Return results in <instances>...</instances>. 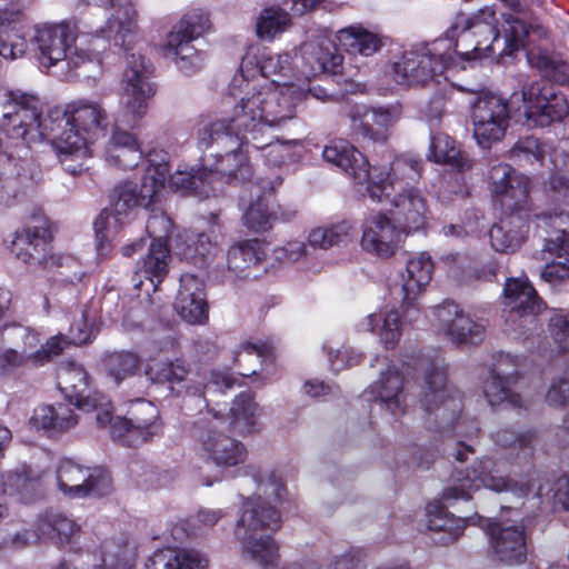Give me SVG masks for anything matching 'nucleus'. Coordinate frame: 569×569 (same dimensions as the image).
<instances>
[{"mask_svg": "<svg viewBox=\"0 0 569 569\" xmlns=\"http://www.w3.org/2000/svg\"><path fill=\"white\" fill-rule=\"evenodd\" d=\"M295 120V99L278 90L248 92L233 107L229 119H218L199 131L198 143L204 150L203 163L211 183L249 181L253 168L250 143L266 140L270 130Z\"/></svg>", "mask_w": 569, "mask_h": 569, "instance_id": "nucleus-1", "label": "nucleus"}, {"mask_svg": "<svg viewBox=\"0 0 569 569\" xmlns=\"http://www.w3.org/2000/svg\"><path fill=\"white\" fill-rule=\"evenodd\" d=\"M8 97L1 124L7 134L27 144L50 138L66 170L72 174L81 172L90 157L88 144L107 128L108 114L103 106L93 100L77 99L62 109H50L42 117L37 96L12 91Z\"/></svg>", "mask_w": 569, "mask_h": 569, "instance_id": "nucleus-2", "label": "nucleus"}, {"mask_svg": "<svg viewBox=\"0 0 569 569\" xmlns=\"http://www.w3.org/2000/svg\"><path fill=\"white\" fill-rule=\"evenodd\" d=\"M471 109L473 137L481 148H490L505 137L512 110L541 128L561 121L569 112L565 94L545 80L525 86L521 93L511 96L510 102L501 94L481 91Z\"/></svg>", "mask_w": 569, "mask_h": 569, "instance_id": "nucleus-3", "label": "nucleus"}, {"mask_svg": "<svg viewBox=\"0 0 569 569\" xmlns=\"http://www.w3.org/2000/svg\"><path fill=\"white\" fill-rule=\"evenodd\" d=\"M502 34L496 6H483L471 14L455 17L445 36L461 59L472 61L490 56H511L547 39L549 31L537 21L527 22L519 12L501 13Z\"/></svg>", "mask_w": 569, "mask_h": 569, "instance_id": "nucleus-4", "label": "nucleus"}, {"mask_svg": "<svg viewBox=\"0 0 569 569\" xmlns=\"http://www.w3.org/2000/svg\"><path fill=\"white\" fill-rule=\"evenodd\" d=\"M204 164L198 169L177 170L170 176L169 164L151 163L147 167L140 191L132 182H126L116 190L117 199L111 209H104L93 222L99 250H103L118 232L123 218L138 207L148 208L156 201L158 193L168 187L181 194L209 197L213 187Z\"/></svg>", "mask_w": 569, "mask_h": 569, "instance_id": "nucleus-5", "label": "nucleus"}, {"mask_svg": "<svg viewBox=\"0 0 569 569\" xmlns=\"http://www.w3.org/2000/svg\"><path fill=\"white\" fill-rule=\"evenodd\" d=\"M257 492L242 503V513L234 528V536L241 543V552L248 560L267 567L276 563L278 546L263 530H277L280 527V513L270 506L268 499L282 500L286 487L273 471L252 475Z\"/></svg>", "mask_w": 569, "mask_h": 569, "instance_id": "nucleus-6", "label": "nucleus"}, {"mask_svg": "<svg viewBox=\"0 0 569 569\" xmlns=\"http://www.w3.org/2000/svg\"><path fill=\"white\" fill-rule=\"evenodd\" d=\"M323 159L340 168L356 184L363 187L370 199H383L403 181L418 176L417 164L406 158H395L388 167L370 166L367 158L348 141L339 139L322 150Z\"/></svg>", "mask_w": 569, "mask_h": 569, "instance_id": "nucleus-7", "label": "nucleus"}, {"mask_svg": "<svg viewBox=\"0 0 569 569\" xmlns=\"http://www.w3.org/2000/svg\"><path fill=\"white\" fill-rule=\"evenodd\" d=\"M151 73V67L144 57L134 53L129 56L121 82V114L111 129L107 147H139L137 138L121 129L119 123L133 128L147 114L149 101L156 93V88L150 81Z\"/></svg>", "mask_w": 569, "mask_h": 569, "instance_id": "nucleus-8", "label": "nucleus"}, {"mask_svg": "<svg viewBox=\"0 0 569 569\" xmlns=\"http://www.w3.org/2000/svg\"><path fill=\"white\" fill-rule=\"evenodd\" d=\"M291 57L289 53L274 54L254 46L250 47L242 58L240 74L232 80V87H239L246 97L251 91L278 90L295 99V118L297 106L303 92L284 79L291 74Z\"/></svg>", "mask_w": 569, "mask_h": 569, "instance_id": "nucleus-9", "label": "nucleus"}, {"mask_svg": "<svg viewBox=\"0 0 569 569\" xmlns=\"http://www.w3.org/2000/svg\"><path fill=\"white\" fill-rule=\"evenodd\" d=\"M455 56L453 42L446 36L432 42L417 43L393 62V79L408 87L439 83Z\"/></svg>", "mask_w": 569, "mask_h": 569, "instance_id": "nucleus-10", "label": "nucleus"}, {"mask_svg": "<svg viewBox=\"0 0 569 569\" xmlns=\"http://www.w3.org/2000/svg\"><path fill=\"white\" fill-rule=\"evenodd\" d=\"M77 39L76 24L67 21L44 22L34 26L31 42L38 61L46 68L66 62L68 68L74 69L86 62H99V49L96 48L89 52L76 44Z\"/></svg>", "mask_w": 569, "mask_h": 569, "instance_id": "nucleus-11", "label": "nucleus"}, {"mask_svg": "<svg viewBox=\"0 0 569 569\" xmlns=\"http://www.w3.org/2000/svg\"><path fill=\"white\" fill-rule=\"evenodd\" d=\"M420 366L423 369V383L418 401L426 413L427 428H453L462 410L459 392L448 389L447 373L442 365L425 359Z\"/></svg>", "mask_w": 569, "mask_h": 569, "instance_id": "nucleus-12", "label": "nucleus"}, {"mask_svg": "<svg viewBox=\"0 0 569 569\" xmlns=\"http://www.w3.org/2000/svg\"><path fill=\"white\" fill-rule=\"evenodd\" d=\"M538 228L546 233L542 249L536 258L546 262L540 276L549 283L569 279V213L542 212L537 216Z\"/></svg>", "mask_w": 569, "mask_h": 569, "instance_id": "nucleus-13", "label": "nucleus"}, {"mask_svg": "<svg viewBox=\"0 0 569 569\" xmlns=\"http://www.w3.org/2000/svg\"><path fill=\"white\" fill-rule=\"evenodd\" d=\"M501 471L500 465L493 459H480L467 468L457 485L445 489L442 499L448 505L457 500H468L471 498V492L480 488H488L496 492L510 491L517 497H523L530 491L531 486L528 481L507 479Z\"/></svg>", "mask_w": 569, "mask_h": 569, "instance_id": "nucleus-14", "label": "nucleus"}, {"mask_svg": "<svg viewBox=\"0 0 569 569\" xmlns=\"http://www.w3.org/2000/svg\"><path fill=\"white\" fill-rule=\"evenodd\" d=\"M208 28L207 14L199 11L186 14L168 33L163 46L164 54L172 58L184 74H192L202 69L204 57L192 46V41Z\"/></svg>", "mask_w": 569, "mask_h": 569, "instance_id": "nucleus-15", "label": "nucleus"}, {"mask_svg": "<svg viewBox=\"0 0 569 569\" xmlns=\"http://www.w3.org/2000/svg\"><path fill=\"white\" fill-rule=\"evenodd\" d=\"M146 376L154 382L168 383L178 395H198L232 387V379L227 375L212 372L208 382L196 381L190 369L182 360L163 361L152 359L146 367Z\"/></svg>", "mask_w": 569, "mask_h": 569, "instance_id": "nucleus-16", "label": "nucleus"}, {"mask_svg": "<svg viewBox=\"0 0 569 569\" xmlns=\"http://www.w3.org/2000/svg\"><path fill=\"white\" fill-rule=\"evenodd\" d=\"M58 386L71 403L82 411H96V421L104 427L111 420V402L98 391H87L88 376L82 366L69 361L58 369Z\"/></svg>", "mask_w": 569, "mask_h": 569, "instance_id": "nucleus-17", "label": "nucleus"}, {"mask_svg": "<svg viewBox=\"0 0 569 569\" xmlns=\"http://www.w3.org/2000/svg\"><path fill=\"white\" fill-rule=\"evenodd\" d=\"M60 491L71 498L103 497L112 491L109 472L101 468L83 467L71 459H62L57 467Z\"/></svg>", "mask_w": 569, "mask_h": 569, "instance_id": "nucleus-18", "label": "nucleus"}, {"mask_svg": "<svg viewBox=\"0 0 569 569\" xmlns=\"http://www.w3.org/2000/svg\"><path fill=\"white\" fill-rule=\"evenodd\" d=\"M506 306L510 309L506 320L513 332L525 335L537 329V316L542 310L535 288L527 278H509L503 288Z\"/></svg>", "mask_w": 569, "mask_h": 569, "instance_id": "nucleus-19", "label": "nucleus"}, {"mask_svg": "<svg viewBox=\"0 0 569 569\" xmlns=\"http://www.w3.org/2000/svg\"><path fill=\"white\" fill-rule=\"evenodd\" d=\"M400 158H406L415 162L417 164L418 176L415 179L398 184L390 196L383 197L381 200H372L377 202H390L395 207L398 218L402 220V228L410 232L426 226L429 218V208L422 193L418 189L410 187V184L417 181L421 176L422 160L410 156H401Z\"/></svg>", "mask_w": 569, "mask_h": 569, "instance_id": "nucleus-20", "label": "nucleus"}, {"mask_svg": "<svg viewBox=\"0 0 569 569\" xmlns=\"http://www.w3.org/2000/svg\"><path fill=\"white\" fill-rule=\"evenodd\" d=\"M405 229L383 213L366 218L361 224L360 246L363 251L380 259H389L400 248Z\"/></svg>", "mask_w": 569, "mask_h": 569, "instance_id": "nucleus-21", "label": "nucleus"}, {"mask_svg": "<svg viewBox=\"0 0 569 569\" xmlns=\"http://www.w3.org/2000/svg\"><path fill=\"white\" fill-rule=\"evenodd\" d=\"M488 184L492 196L508 209L520 210L528 203L530 179L508 163L500 162L489 169Z\"/></svg>", "mask_w": 569, "mask_h": 569, "instance_id": "nucleus-22", "label": "nucleus"}, {"mask_svg": "<svg viewBox=\"0 0 569 569\" xmlns=\"http://www.w3.org/2000/svg\"><path fill=\"white\" fill-rule=\"evenodd\" d=\"M341 61L335 43L328 37L320 36L301 44L295 58V68L300 76L310 79L338 72Z\"/></svg>", "mask_w": 569, "mask_h": 569, "instance_id": "nucleus-23", "label": "nucleus"}, {"mask_svg": "<svg viewBox=\"0 0 569 569\" xmlns=\"http://www.w3.org/2000/svg\"><path fill=\"white\" fill-rule=\"evenodd\" d=\"M481 527H487L491 549L500 562L521 563L526 559L525 527L516 520L492 522L485 519Z\"/></svg>", "mask_w": 569, "mask_h": 569, "instance_id": "nucleus-24", "label": "nucleus"}, {"mask_svg": "<svg viewBox=\"0 0 569 569\" xmlns=\"http://www.w3.org/2000/svg\"><path fill=\"white\" fill-rule=\"evenodd\" d=\"M439 328L457 345H476L483 340L485 325L465 313L457 303L446 301L435 309Z\"/></svg>", "mask_w": 569, "mask_h": 569, "instance_id": "nucleus-25", "label": "nucleus"}, {"mask_svg": "<svg viewBox=\"0 0 569 569\" xmlns=\"http://www.w3.org/2000/svg\"><path fill=\"white\" fill-rule=\"evenodd\" d=\"M400 112L396 107L368 109L366 106H353L348 112L352 133L373 142L387 140V130L399 119Z\"/></svg>", "mask_w": 569, "mask_h": 569, "instance_id": "nucleus-26", "label": "nucleus"}, {"mask_svg": "<svg viewBox=\"0 0 569 569\" xmlns=\"http://www.w3.org/2000/svg\"><path fill=\"white\" fill-rule=\"evenodd\" d=\"M100 6L110 7L112 12L106 23L97 30L98 37L102 39L101 49L106 48V41L113 40L117 46L126 50L136 34L137 10L131 1L100 0Z\"/></svg>", "mask_w": 569, "mask_h": 569, "instance_id": "nucleus-27", "label": "nucleus"}, {"mask_svg": "<svg viewBox=\"0 0 569 569\" xmlns=\"http://www.w3.org/2000/svg\"><path fill=\"white\" fill-rule=\"evenodd\" d=\"M173 307L186 322L190 325L206 323L209 311L203 281L191 273L182 274Z\"/></svg>", "mask_w": 569, "mask_h": 569, "instance_id": "nucleus-28", "label": "nucleus"}, {"mask_svg": "<svg viewBox=\"0 0 569 569\" xmlns=\"http://www.w3.org/2000/svg\"><path fill=\"white\" fill-rule=\"evenodd\" d=\"M51 238L46 220H37L17 231L11 242V252L27 264H39L46 261L48 243Z\"/></svg>", "mask_w": 569, "mask_h": 569, "instance_id": "nucleus-29", "label": "nucleus"}, {"mask_svg": "<svg viewBox=\"0 0 569 569\" xmlns=\"http://www.w3.org/2000/svg\"><path fill=\"white\" fill-rule=\"evenodd\" d=\"M367 392L370 395L369 400L379 402L395 418L406 413L403 377L396 366H388L379 378L370 385Z\"/></svg>", "mask_w": 569, "mask_h": 569, "instance_id": "nucleus-30", "label": "nucleus"}, {"mask_svg": "<svg viewBox=\"0 0 569 569\" xmlns=\"http://www.w3.org/2000/svg\"><path fill=\"white\" fill-rule=\"evenodd\" d=\"M200 450L217 466L233 467L242 463L247 450L241 442L230 438L212 427L200 439Z\"/></svg>", "mask_w": 569, "mask_h": 569, "instance_id": "nucleus-31", "label": "nucleus"}, {"mask_svg": "<svg viewBox=\"0 0 569 569\" xmlns=\"http://www.w3.org/2000/svg\"><path fill=\"white\" fill-rule=\"evenodd\" d=\"M432 272L433 261L426 252H421L407 261L405 270L399 274L398 282L406 306L419 300L431 281Z\"/></svg>", "mask_w": 569, "mask_h": 569, "instance_id": "nucleus-32", "label": "nucleus"}, {"mask_svg": "<svg viewBox=\"0 0 569 569\" xmlns=\"http://www.w3.org/2000/svg\"><path fill=\"white\" fill-rule=\"evenodd\" d=\"M426 526L432 532V540L438 545H448L457 540L463 532L467 521L475 518L481 520L476 515L469 519L457 518L446 511L439 501L428 503L426 507Z\"/></svg>", "mask_w": 569, "mask_h": 569, "instance_id": "nucleus-33", "label": "nucleus"}, {"mask_svg": "<svg viewBox=\"0 0 569 569\" xmlns=\"http://www.w3.org/2000/svg\"><path fill=\"white\" fill-rule=\"evenodd\" d=\"M109 423L112 439L128 447H139L160 436L162 431L161 421L149 423V420L133 418L128 415L123 418H111L104 426Z\"/></svg>", "mask_w": 569, "mask_h": 569, "instance_id": "nucleus-34", "label": "nucleus"}, {"mask_svg": "<svg viewBox=\"0 0 569 569\" xmlns=\"http://www.w3.org/2000/svg\"><path fill=\"white\" fill-rule=\"evenodd\" d=\"M264 252L258 240H246L231 246L227 253V270L230 281L250 277V269L260 263Z\"/></svg>", "mask_w": 569, "mask_h": 569, "instance_id": "nucleus-35", "label": "nucleus"}, {"mask_svg": "<svg viewBox=\"0 0 569 569\" xmlns=\"http://www.w3.org/2000/svg\"><path fill=\"white\" fill-rule=\"evenodd\" d=\"M29 422L36 430L63 432L73 428L78 418L70 403L44 405L34 409Z\"/></svg>", "mask_w": 569, "mask_h": 569, "instance_id": "nucleus-36", "label": "nucleus"}, {"mask_svg": "<svg viewBox=\"0 0 569 569\" xmlns=\"http://www.w3.org/2000/svg\"><path fill=\"white\" fill-rule=\"evenodd\" d=\"M527 224L517 213L508 214L492 226L489 232L491 246L499 252H513L522 243Z\"/></svg>", "mask_w": 569, "mask_h": 569, "instance_id": "nucleus-37", "label": "nucleus"}, {"mask_svg": "<svg viewBox=\"0 0 569 569\" xmlns=\"http://www.w3.org/2000/svg\"><path fill=\"white\" fill-rule=\"evenodd\" d=\"M359 329L377 335L386 349H393L401 337L400 316L396 310L370 313L359 323Z\"/></svg>", "mask_w": 569, "mask_h": 569, "instance_id": "nucleus-38", "label": "nucleus"}, {"mask_svg": "<svg viewBox=\"0 0 569 569\" xmlns=\"http://www.w3.org/2000/svg\"><path fill=\"white\" fill-rule=\"evenodd\" d=\"M170 260L167 241H151L147 254L138 263V273L150 281L153 291L166 278Z\"/></svg>", "mask_w": 569, "mask_h": 569, "instance_id": "nucleus-39", "label": "nucleus"}, {"mask_svg": "<svg viewBox=\"0 0 569 569\" xmlns=\"http://www.w3.org/2000/svg\"><path fill=\"white\" fill-rule=\"evenodd\" d=\"M207 560L194 550H158L146 563V569H206Z\"/></svg>", "mask_w": 569, "mask_h": 569, "instance_id": "nucleus-40", "label": "nucleus"}, {"mask_svg": "<svg viewBox=\"0 0 569 569\" xmlns=\"http://www.w3.org/2000/svg\"><path fill=\"white\" fill-rule=\"evenodd\" d=\"M286 127H283L284 129ZM279 129L270 130L266 140L260 143H251L256 149L263 151V157L270 166L280 167L284 163L295 162L301 157L302 143L300 140L271 141V133ZM282 130V128L280 129Z\"/></svg>", "mask_w": 569, "mask_h": 569, "instance_id": "nucleus-41", "label": "nucleus"}, {"mask_svg": "<svg viewBox=\"0 0 569 569\" xmlns=\"http://www.w3.org/2000/svg\"><path fill=\"white\" fill-rule=\"evenodd\" d=\"M355 234V228L348 220L318 227L310 231L308 241L311 247L323 250L348 244Z\"/></svg>", "mask_w": 569, "mask_h": 569, "instance_id": "nucleus-42", "label": "nucleus"}, {"mask_svg": "<svg viewBox=\"0 0 569 569\" xmlns=\"http://www.w3.org/2000/svg\"><path fill=\"white\" fill-rule=\"evenodd\" d=\"M37 530L40 539H56L58 543L63 545L71 541L79 527L60 512L47 511L39 518Z\"/></svg>", "mask_w": 569, "mask_h": 569, "instance_id": "nucleus-43", "label": "nucleus"}, {"mask_svg": "<svg viewBox=\"0 0 569 569\" xmlns=\"http://www.w3.org/2000/svg\"><path fill=\"white\" fill-rule=\"evenodd\" d=\"M340 43L350 52L371 56L381 47L380 38L361 26H351L338 32Z\"/></svg>", "mask_w": 569, "mask_h": 569, "instance_id": "nucleus-44", "label": "nucleus"}, {"mask_svg": "<svg viewBox=\"0 0 569 569\" xmlns=\"http://www.w3.org/2000/svg\"><path fill=\"white\" fill-rule=\"evenodd\" d=\"M518 382H507L500 376L489 375L483 382L482 392L488 403L492 407L507 403L511 407H522V399L517 391Z\"/></svg>", "mask_w": 569, "mask_h": 569, "instance_id": "nucleus-45", "label": "nucleus"}, {"mask_svg": "<svg viewBox=\"0 0 569 569\" xmlns=\"http://www.w3.org/2000/svg\"><path fill=\"white\" fill-rule=\"evenodd\" d=\"M230 419L233 429L241 435L251 433L256 430L258 406L250 393H240L232 401Z\"/></svg>", "mask_w": 569, "mask_h": 569, "instance_id": "nucleus-46", "label": "nucleus"}, {"mask_svg": "<svg viewBox=\"0 0 569 569\" xmlns=\"http://www.w3.org/2000/svg\"><path fill=\"white\" fill-rule=\"evenodd\" d=\"M273 219H276V213L272 207L271 191L258 196L242 216L244 226L256 232L271 228Z\"/></svg>", "mask_w": 569, "mask_h": 569, "instance_id": "nucleus-47", "label": "nucleus"}, {"mask_svg": "<svg viewBox=\"0 0 569 569\" xmlns=\"http://www.w3.org/2000/svg\"><path fill=\"white\" fill-rule=\"evenodd\" d=\"M11 12L0 9V56L4 59H18L27 51V41L13 31Z\"/></svg>", "mask_w": 569, "mask_h": 569, "instance_id": "nucleus-48", "label": "nucleus"}, {"mask_svg": "<svg viewBox=\"0 0 569 569\" xmlns=\"http://www.w3.org/2000/svg\"><path fill=\"white\" fill-rule=\"evenodd\" d=\"M429 159L438 163L449 164L462 170L465 161L456 141L446 133H438L431 137L429 147Z\"/></svg>", "mask_w": 569, "mask_h": 569, "instance_id": "nucleus-49", "label": "nucleus"}, {"mask_svg": "<svg viewBox=\"0 0 569 569\" xmlns=\"http://www.w3.org/2000/svg\"><path fill=\"white\" fill-rule=\"evenodd\" d=\"M550 148L533 137L520 139L509 150V158L518 166L542 163Z\"/></svg>", "mask_w": 569, "mask_h": 569, "instance_id": "nucleus-50", "label": "nucleus"}, {"mask_svg": "<svg viewBox=\"0 0 569 569\" xmlns=\"http://www.w3.org/2000/svg\"><path fill=\"white\" fill-rule=\"evenodd\" d=\"M269 352V346L262 341H243L233 351V362L238 366L242 376H251L257 372L260 359Z\"/></svg>", "mask_w": 569, "mask_h": 569, "instance_id": "nucleus-51", "label": "nucleus"}, {"mask_svg": "<svg viewBox=\"0 0 569 569\" xmlns=\"http://www.w3.org/2000/svg\"><path fill=\"white\" fill-rule=\"evenodd\" d=\"M290 16L280 8H267L257 20V34L261 39L271 40L283 32L290 24Z\"/></svg>", "mask_w": 569, "mask_h": 569, "instance_id": "nucleus-52", "label": "nucleus"}, {"mask_svg": "<svg viewBox=\"0 0 569 569\" xmlns=\"http://www.w3.org/2000/svg\"><path fill=\"white\" fill-rule=\"evenodd\" d=\"M140 366V359L132 352H114L107 359V370L117 385L133 376Z\"/></svg>", "mask_w": 569, "mask_h": 569, "instance_id": "nucleus-53", "label": "nucleus"}, {"mask_svg": "<svg viewBox=\"0 0 569 569\" xmlns=\"http://www.w3.org/2000/svg\"><path fill=\"white\" fill-rule=\"evenodd\" d=\"M96 312L82 308L74 313L73 321L69 329V339L72 345H83L92 340L94 336Z\"/></svg>", "mask_w": 569, "mask_h": 569, "instance_id": "nucleus-54", "label": "nucleus"}, {"mask_svg": "<svg viewBox=\"0 0 569 569\" xmlns=\"http://www.w3.org/2000/svg\"><path fill=\"white\" fill-rule=\"evenodd\" d=\"M69 345H72V342L63 335L51 337L44 345L31 353V366L40 367L49 362L53 357L63 352Z\"/></svg>", "mask_w": 569, "mask_h": 569, "instance_id": "nucleus-55", "label": "nucleus"}, {"mask_svg": "<svg viewBox=\"0 0 569 569\" xmlns=\"http://www.w3.org/2000/svg\"><path fill=\"white\" fill-rule=\"evenodd\" d=\"M218 236L214 232L213 228H211L207 232H201L197 234V238L192 242L193 256L196 263L204 266L211 257L214 256L217 250Z\"/></svg>", "mask_w": 569, "mask_h": 569, "instance_id": "nucleus-56", "label": "nucleus"}, {"mask_svg": "<svg viewBox=\"0 0 569 569\" xmlns=\"http://www.w3.org/2000/svg\"><path fill=\"white\" fill-rule=\"evenodd\" d=\"M106 160L122 169H132L142 159L140 147L136 148H116L106 147Z\"/></svg>", "mask_w": 569, "mask_h": 569, "instance_id": "nucleus-57", "label": "nucleus"}, {"mask_svg": "<svg viewBox=\"0 0 569 569\" xmlns=\"http://www.w3.org/2000/svg\"><path fill=\"white\" fill-rule=\"evenodd\" d=\"M102 569H133L130 561V551L113 543H107L102 549Z\"/></svg>", "mask_w": 569, "mask_h": 569, "instance_id": "nucleus-58", "label": "nucleus"}, {"mask_svg": "<svg viewBox=\"0 0 569 569\" xmlns=\"http://www.w3.org/2000/svg\"><path fill=\"white\" fill-rule=\"evenodd\" d=\"M146 230L149 237L153 238L152 241H167L172 230V222L162 210H152L147 220Z\"/></svg>", "mask_w": 569, "mask_h": 569, "instance_id": "nucleus-59", "label": "nucleus"}, {"mask_svg": "<svg viewBox=\"0 0 569 569\" xmlns=\"http://www.w3.org/2000/svg\"><path fill=\"white\" fill-rule=\"evenodd\" d=\"M31 366V353L24 355L13 348H0V372L11 375L20 368Z\"/></svg>", "mask_w": 569, "mask_h": 569, "instance_id": "nucleus-60", "label": "nucleus"}, {"mask_svg": "<svg viewBox=\"0 0 569 569\" xmlns=\"http://www.w3.org/2000/svg\"><path fill=\"white\" fill-rule=\"evenodd\" d=\"M519 366V357L509 353H499L490 373L507 379V382H518L520 378L518 372Z\"/></svg>", "mask_w": 569, "mask_h": 569, "instance_id": "nucleus-61", "label": "nucleus"}, {"mask_svg": "<svg viewBox=\"0 0 569 569\" xmlns=\"http://www.w3.org/2000/svg\"><path fill=\"white\" fill-rule=\"evenodd\" d=\"M328 357L332 370L340 371L358 365L361 361L362 355L350 347L342 346L337 350L328 349Z\"/></svg>", "mask_w": 569, "mask_h": 569, "instance_id": "nucleus-62", "label": "nucleus"}, {"mask_svg": "<svg viewBox=\"0 0 569 569\" xmlns=\"http://www.w3.org/2000/svg\"><path fill=\"white\" fill-rule=\"evenodd\" d=\"M549 332L561 349L569 346V311L557 312L550 318Z\"/></svg>", "mask_w": 569, "mask_h": 569, "instance_id": "nucleus-63", "label": "nucleus"}, {"mask_svg": "<svg viewBox=\"0 0 569 569\" xmlns=\"http://www.w3.org/2000/svg\"><path fill=\"white\" fill-rule=\"evenodd\" d=\"M547 400L553 406L565 405L569 400V368L551 382Z\"/></svg>", "mask_w": 569, "mask_h": 569, "instance_id": "nucleus-64", "label": "nucleus"}]
</instances>
